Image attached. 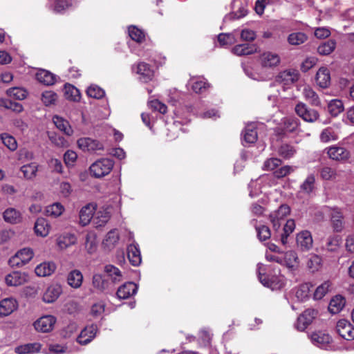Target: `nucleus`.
<instances>
[{
    "mask_svg": "<svg viewBox=\"0 0 354 354\" xmlns=\"http://www.w3.org/2000/svg\"><path fill=\"white\" fill-rule=\"evenodd\" d=\"M113 162L109 158H102L95 161L90 167L91 174L96 178H102L110 173Z\"/></svg>",
    "mask_w": 354,
    "mask_h": 354,
    "instance_id": "obj_1",
    "label": "nucleus"
},
{
    "mask_svg": "<svg viewBox=\"0 0 354 354\" xmlns=\"http://www.w3.org/2000/svg\"><path fill=\"white\" fill-rule=\"evenodd\" d=\"M295 111L301 118L308 122H315L319 117L317 111L309 108L305 103L301 102L297 104Z\"/></svg>",
    "mask_w": 354,
    "mask_h": 354,
    "instance_id": "obj_2",
    "label": "nucleus"
},
{
    "mask_svg": "<svg viewBox=\"0 0 354 354\" xmlns=\"http://www.w3.org/2000/svg\"><path fill=\"white\" fill-rule=\"evenodd\" d=\"M33 252L30 248H23L18 251L9 260L11 266L21 267L28 263L33 257Z\"/></svg>",
    "mask_w": 354,
    "mask_h": 354,
    "instance_id": "obj_3",
    "label": "nucleus"
},
{
    "mask_svg": "<svg viewBox=\"0 0 354 354\" xmlns=\"http://www.w3.org/2000/svg\"><path fill=\"white\" fill-rule=\"evenodd\" d=\"M299 77V73L297 70L288 69L280 72L276 77V82L283 85L290 86L296 82Z\"/></svg>",
    "mask_w": 354,
    "mask_h": 354,
    "instance_id": "obj_4",
    "label": "nucleus"
},
{
    "mask_svg": "<svg viewBox=\"0 0 354 354\" xmlns=\"http://www.w3.org/2000/svg\"><path fill=\"white\" fill-rule=\"evenodd\" d=\"M56 318L53 315L42 316L34 322V327L38 332L48 333L53 330Z\"/></svg>",
    "mask_w": 354,
    "mask_h": 354,
    "instance_id": "obj_5",
    "label": "nucleus"
},
{
    "mask_svg": "<svg viewBox=\"0 0 354 354\" xmlns=\"http://www.w3.org/2000/svg\"><path fill=\"white\" fill-rule=\"evenodd\" d=\"M289 213L290 207L287 205H281L277 210L270 214V221L275 230H278L280 228L281 221H283Z\"/></svg>",
    "mask_w": 354,
    "mask_h": 354,
    "instance_id": "obj_6",
    "label": "nucleus"
},
{
    "mask_svg": "<svg viewBox=\"0 0 354 354\" xmlns=\"http://www.w3.org/2000/svg\"><path fill=\"white\" fill-rule=\"evenodd\" d=\"M337 333L346 340H352L354 339V327L346 319H340L336 325Z\"/></svg>",
    "mask_w": 354,
    "mask_h": 354,
    "instance_id": "obj_7",
    "label": "nucleus"
},
{
    "mask_svg": "<svg viewBox=\"0 0 354 354\" xmlns=\"http://www.w3.org/2000/svg\"><path fill=\"white\" fill-rule=\"evenodd\" d=\"M263 265L261 263H259L257 265V272L259 279L261 283L267 287H270L272 290L281 289L284 286V280L283 277H276L273 278L271 280L266 279V277H263L262 276L261 270Z\"/></svg>",
    "mask_w": 354,
    "mask_h": 354,
    "instance_id": "obj_8",
    "label": "nucleus"
},
{
    "mask_svg": "<svg viewBox=\"0 0 354 354\" xmlns=\"http://www.w3.org/2000/svg\"><path fill=\"white\" fill-rule=\"evenodd\" d=\"M317 315V311L315 309L306 310L297 319L296 327L300 330H304L306 327L312 323Z\"/></svg>",
    "mask_w": 354,
    "mask_h": 354,
    "instance_id": "obj_9",
    "label": "nucleus"
},
{
    "mask_svg": "<svg viewBox=\"0 0 354 354\" xmlns=\"http://www.w3.org/2000/svg\"><path fill=\"white\" fill-rule=\"evenodd\" d=\"M329 158L337 160L342 161L347 160L350 156L349 151L344 147L333 145L325 149Z\"/></svg>",
    "mask_w": 354,
    "mask_h": 354,
    "instance_id": "obj_10",
    "label": "nucleus"
},
{
    "mask_svg": "<svg viewBox=\"0 0 354 354\" xmlns=\"http://www.w3.org/2000/svg\"><path fill=\"white\" fill-rule=\"evenodd\" d=\"M298 248L302 251H308L312 248L313 240L311 233L308 230H304L298 233L296 237Z\"/></svg>",
    "mask_w": 354,
    "mask_h": 354,
    "instance_id": "obj_11",
    "label": "nucleus"
},
{
    "mask_svg": "<svg viewBox=\"0 0 354 354\" xmlns=\"http://www.w3.org/2000/svg\"><path fill=\"white\" fill-rule=\"evenodd\" d=\"M78 147L84 151H95L103 149L99 141L90 138H81L77 140Z\"/></svg>",
    "mask_w": 354,
    "mask_h": 354,
    "instance_id": "obj_12",
    "label": "nucleus"
},
{
    "mask_svg": "<svg viewBox=\"0 0 354 354\" xmlns=\"http://www.w3.org/2000/svg\"><path fill=\"white\" fill-rule=\"evenodd\" d=\"M97 330V326L93 324L85 327L77 337V342L82 345L88 344L95 337Z\"/></svg>",
    "mask_w": 354,
    "mask_h": 354,
    "instance_id": "obj_13",
    "label": "nucleus"
},
{
    "mask_svg": "<svg viewBox=\"0 0 354 354\" xmlns=\"http://www.w3.org/2000/svg\"><path fill=\"white\" fill-rule=\"evenodd\" d=\"M281 62V58L277 53L265 52L260 57V62L263 67L273 68L277 66Z\"/></svg>",
    "mask_w": 354,
    "mask_h": 354,
    "instance_id": "obj_14",
    "label": "nucleus"
},
{
    "mask_svg": "<svg viewBox=\"0 0 354 354\" xmlns=\"http://www.w3.org/2000/svg\"><path fill=\"white\" fill-rule=\"evenodd\" d=\"M133 70L140 75L139 79L142 82H147L153 77V71L145 62L139 63L136 68H133Z\"/></svg>",
    "mask_w": 354,
    "mask_h": 354,
    "instance_id": "obj_15",
    "label": "nucleus"
},
{
    "mask_svg": "<svg viewBox=\"0 0 354 354\" xmlns=\"http://www.w3.org/2000/svg\"><path fill=\"white\" fill-rule=\"evenodd\" d=\"M96 209V205L89 203L84 206L80 211V223L82 226L88 225L95 216L94 212Z\"/></svg>",
    "mask_w": 354,
    "mask_h": 354,
    "instance_id": "obj_16",
    "label": "nucleus"
},
{
    "mask_svg": "<svg viewBox=\"0 0 354 354\" xmlns=\"http://www.w3.org/2000/svg\"><path fill=\"white\" fill-rule=\"evenodd\" d=\"M62 292V289L59 284H53L48 287L43 295V301L45 303H53L55 301Z\"/></svg>",
    "mask_w": 354,
    "mask_h": 354,
    "instance_id": "obj_17",
    "label": "nucleus"
},
{
    "mask_svg": "<svg viewBox=\"0 0 354 354\" xmlns=\"http://www.w3.org/2000/svg\"><path fill=\"white\" fill-rule=\"evenodd\" d=\"M138 286L133 282H127L122 285L117 291L119 299H126L136 294Z\"/></svg>",
    "mask_w": 354,
    "mask_h": 354,
    "instance_id": "obj_18",
    "label": "nucleus"
},
{
    "mask_svg": "<svg viewBox=\"0 0 354 354\" xmlns=\"http://www.w3.org/2000/svg\"><path fill=\"white\" fill-rule=\"evenodd\" d=\"M304 98L312 106H321L322 102L318 94L308 85H305L302 90Z\"/></svg>",
    "mask_w": 354,
    "mask_h": 354,
    "instance_id": "obj_19",
    "label": "nucleus"
},
{
    "mask_svg": "<svg viewBox=\"0 0 354 354\" xmlns=\"http://www.w3.org/2000/svg\"><path fill=\"white\" fill-rule=\"evenodd\" d=\"M5 281L9 286H18L26 282L27 275L21 272H12L6 275Z\"/></svg>",
    "mask_w": 354,
    "mask_h": 354,
    "instance_id": "obj_20",
    "label": "nucleus"
},
{
    "mask_svg": "<svg viewBox=\"0 0 354 354\" xmlns=\"http://www.w3.org/2000/svg\"><path fill=\"white\" fill-rule=\"evenodd\" d=\"M315 80L319 87L322 88H328L330 84L329 70L326 67H321L317 72Z\"/></svg>",
    "mask_w": 354,
    "mask_h": 354,
    "instance_id": "obj_21",
    "label": "nucleus"
},
{
    "mask_svg": "<svg viewBox=\"0 0 354 354\" xmlns=\"http://www.w3.org/2000/svg\"><path fill=\"white\" fill-rule=\"evenodd\" d=\"M17 308V303L15 299L12 297L3 299L0 301V316H8Z\"/></svg>",
    "mask_w": 354,
    "mask_h": 354,
    "instance_id": "obj_22",
    "label": "nucleus"
},
{
    "mask_svg": "<svg viewBox=\"0 0 354 354\" xmlns=\"http://www.w3.org/2000/svg\"><path fill=\"white\" fill-rule=\"evenodd\" d=\"M312 343L321 348H326L330 342V337L322 332L313 333L310 336Z\"/></svg>",
    "mask_w": 354,
    "mask_h": 354,
    "instance_id": "obj_23",
    "label": "nucleus"
},
{
    "mask_svg": "<svg viewBox=\"0 0 354 354\" xmlns=\"http://www.w3.org/2000/svg\"><path fill=\"white\" fill-rule=\"evenodd\" d=\"M312 286L308 283H305L292 290V293L299 301H305L310 297V288Z\"/></svg>",
    "mask_w": 354,
    "mask_h": 354,
    "instance_id": "obj_24",
    "label": "nucleus"
},
{
    "mask_svg": "<svg viewBox=\"0 0 354 354\" xmlns=\"http://www.w3.org/2000/svg\"><path fill=\"white\" fill-rule=\"evenodd\" d=\"M330 221L335 232H341L344 228L343 215L337 208L331 209Z\"/></svg>",
    "mask_w": 354,
    "mask_h": 354,
    "instance_id": "obj_25",
    "label": "nucleus"
},
{
    "mask_svg": "<svg viewBox=\"0 0 354 354\" xmlns=\"http://www.w3.org/2000/svg\"><path fill=\"white\" fill-rule=\"evenodd\" d=\"M56 270V265L51 261L44 262L38 265L35 269V274L39 277L51 275Z\"/></svg>",
    "mask_w": 354,
    "mask_h": 354,
    "instance_id": "obj_26",
    "label": "nucleus"
},
{
    "mask_svg": "<svg viewBox=\"0 0 354 354\" xmlns=\"http://www.w3.org/2000/svg\"><path fill=\"white\" fill-rule=\"evenodd\" d=\"M34 230L37 236L46 237L50 232V225L45 218H39L35 223Z\"/></svg>",
    "mask_w": 354,
    "mask_h": 354,
    "instance_id": "obj_27",
    "label": "nucleus"
},
{
    "mask_svg": "<svg viewBox=\"0 0 354 354\" xmlns=\"http://www.w3.org/2000/svg\"><path fill=\"white\" fill-rule=\"evenodd\" d=\"M257 51V46L254 44H243L235 46L232 52L238 56L254 54Z\"/></svg>",
    "mask_w": 354,
    "mask_h": 354,
    "instance_id": "obj_28",
    "label": "nucleus"
},
{
    "mask_svg": "<svg viewBox=\"0 0 354 354\" xmlns=\"http://www.w3.org/2000/svg\"><path fill=\"white\" fill-rule=\"evenodd\" d=\"M35 77L38 82L48 86L53 85L56 82L55 75L44 69H39Z\"/></svg>",
    "mask_w": 354,
    "mask_h": 354,
    "instance_id": "obj_29",
    "label": "nucleus"
},
{
    "mask_svg": "<svg viewBox=\"0 0 354 354\" xmlns=\"http://www.w3.org/2000/svg\"><path fill=\"white\" fill-rule=\"evenodd\" d=\"M127 256L131 263L137 266L141 263V254L138 246L136 244H131L127 248Z\"/></svg>",
    "mask_w": 354,
    "mask_h": 354,
    "instance_id": "obj_30",
    "label": "nucleus"
},
{
    "mask_svg": "<svg viewBox=\"0 0 354 354\" xmlns=\"http://www.w3.org/2000/svg\"><path fill=\"white\" fill-rule=\"evenodd\" d=\"M38 164L35 162H30L26 165H23L20 171L24 175V177L27 180H32L34 179L38 171Z\"/></svg>",
    "mask_w": 354,
    "mask_h": 354,
    "instance_id": "obj_31",
    "label": "nucleus"
},
{
    "mask_svg": "<svg viewBox=\"0 0 354 354\" xmlns=\"http://www.w3.org/2000/svg\"><path fill=\"white\" fill-rule=\"evenodd\" d=\"M243 140L248 144L254 143L257 140L256 124L254 123L248 124L243 132Z\"/></svg>",
    "mask_w": 354,
    "mask_h": 354,
    "instance_id": "obj_32",
    "label": "nucleus"
},
{
    "mask_svg": "<svg viewBox=\"0 0 354 354\" xmlns=\"http://www.w3.org/2000/svg\"><path fill=\"white\" fill-rule=\"evenodd\" d=\"M53 121L56 127L66 135L71 136L73 134V130L66 120L58 115H55L53 118Z\"/></svg>",
    "mask_w": 354,
    "mask_h": 354,
    "instance_id": "obj_33",
    "label": "nucleus"
},
{
    "mask_svg": "<svg viewBox=\"0 0 354 354\" xmlns=\"http://www.w3.org/2000/svg\"><path fill=\"white\" fill-rule=\"evenodd\" d=\"M119 241V233L115 229L109 231L103 240V245L109 250L115 247Z\"/></svg>",
    "mask_w": 354,
    "mask_h": 354,
    "instance_id": "obj_34",
    "label": "nucleus"
},
{
    "mask_svg": "<svg viewBox=\"0 0 354 354\" xmlns=\"http://www.w3.org/2000/svg\"><path fill=\"white\" fill-rule=\"evenodd\" d=\"M77 241L75 236L71 233L63 234L57 239V245L60 249H66Z\"/></svg>",
    "mask_w": 354,
    "mask_h": 354,
    "instance_id": "obj_35",
    "label": "nucleus"
},
{
    "mask_svg": "<svg viewBox=\"0 0 354 354\" xmlns=\"http://www.w3.org/2000/svg\"><path fill=\"white\" fill-rule=\"evenodd\" d=\"M83 276L80 270H74L69 272L67 278L68 283L74 288H77L82 283Z\"/></svg>",
    "mask_w": 354,
    "mask_h": 354,
    "instance_id": "obj_36",
    "label": "nucleus"
},
{
    "mask_svg": "<svg viewBox=\"0 0 354 354\" xmlns=\"http://www.w3.org/2000/svg\"><path fill=\"white\" fill-rule=\"evenodd\" d=\"M315 176L314 174H309L303 183L300 185V192L310 195L315 189Z\"/></svg>",
    "mask_w": 354,
    "mask_h": 354,
    "instance_id": "obj_37",
    "label": "nucleus"
},
{
    "mask_svg": "<svg viewBox=\"0 0 354 354\" xmlns=\"http://www.w3.org/2000/svg\"><path fill=\"white\" fill-rule=\"evenodd\" d=\"M344 305V298L340 295H337L330 300L328 310L332 314H337L342 310Z\"/></svg>",
    "mask_w": 354,
    "mask_h": 354,
    "instance_id": "obj_38",
    "label": "nucleus"
},
{
    "mask_svg": "<svg viewBox=\"0 0 354 354\" xmlns=\"http://www.w3.org/2000/svg\"><path fill=\"white\" fill-rule=\"evenodd\" d=\"M110 216V212L107 209H100L93 216V224L96 227L102 226L108 222Z\"/></svg>",
    "mask_w": 354,
    "mask_h": 354,
    "instance_id": "obj_39",
    "label": "nucleus"
},
{
    "mask_svg": "<svg viewBox=\"0 0 354 354\" xmlns=\"http://www.w3.org/2000/svg\"><path fill=\"white\" fill-rule=\"evenodd\" d=\"M188 85L190 86L192 90L196 93H202L209 86L203 77L192 78L188 82Z\"/></svg>",
    "mask_w": 354,
    "mask_h": 354,
    "instance_id": "obj_40",
    "label": "nucleus"
},
{
    "mask_svg": "<svg viewBox=\"0 0 354 354\" xmlns=\"http://www.w3.org/2000/svg\"><path fill=\"white\" fill-rule=\"evenodd\" d=\"M40 349V344L32 343L16 347L15 352L18 354H32L39 352Z\"/></svg>",
    "mask_w": 354,
    "mask_h": 354,
    "instance_id": "obj_41",
    "label": "nucleus"
},
{
    "mask_svg": "<svg viewBox=\"0 0 354 354\" xmlns=\"http://www.w3.org/2000/svg\"><path fill=\"white\" fill-rule=\"evenodd\" d=\"M104 271L113 283H118L122 280L123 277L121 271L114 266L106 265L104 267Z\"/></svg>",
    "mask_w": 354,
    "mask_h": 354,
    "instance_id": "obj_42",
    "label": "nucleus"
},
{
    "mask_svg": "<svg viewBox=\"0 0 354 354\" xmlns=\"http://www.w3.org/2000/svg\"><path fill=\"white\" fill-rule=\"evenodd\" d=\"M338 134L331 127H327L322 130L320 133L319 139L322 142H329L338 140Z\"/></svg>",
    "mask_w": 354,
    "mask_h": 354,
    "instance_id": "obj_43",
    "label": "nucleus"
},
{
    "mask_svg": "<svg viewBox=\"0 0 354 354\" xmlns=\"http://www.w3.org/2000/svg\"><path fill=\"white\" fill-rule=\"evenodd\" d=\"M3 218L6 222L17 223L21 221V214L14 208H8L3 212Z\"/></svg>",
    "mask_w": 354,
    "mask_h": 354,
    "instance_id": "obj_44",
    "label": "nucleus"
},
{
    "mask_svg": "<svg viewBox=\"0 0 354 354\" xmlns=\"http://www.w3.org/2000/svg\"><path fill=\"white\" fill-rule=\"evenodd\" d=\"M64 95L66 99L74 102L79 101L81 97L80 91L71 84L65 85Z\"/></svg>",
    "mask_w": 354,
    "mask_h": 354,
    "instance_id": "obj_45",
    "label": "nucleus"
},
{
    "mask_svg": "<svg viewBox=\"0 0 354 354\" xmlns=\"http://www.w3.org/2000/svg\"><path fill=\"white\" fill-rule=\"evenodd\" d=\"M336 47L335 40L330 39L321 44L317 48V52L322 55H328L330 54Z\"/></svg>",
    "mask_w": 354,
    "mask_h": 354,
    "instance_id": "obj_46",
    "label": "nucleus"
},
{
    "mask_svg": "<svg viewBox=\"0 0 354 354\" xmlns=\"http://www.w3.org/2000/svg\"><path fill=\"white\" fill-rule=\"evenodd\" d=\"M282 259H283V264L290 268H292L298 264L297 254L293 250L286 252Z\"/></svg>",
    "mask_w": 354,
    "mask_h": 354,
    "instance_id": "obj_47",
    "label": "nucleus"
},
{
    "mask_svg": "<svg viewBox=\"0 0 354 354\" xmlns=\"http://www.w3.org/2000/svg\"><path fill=\"white\" fill-rule=\"evenodd\" d=\"M328 112L332 116H337L344 111V105L341 100H332L328 105Z\"/></svg>",
    "mask_w": 354,
    "mask_h": 354,
    "instance_id": "obj_48",
    "label": "nucleus"
},
{
    "mask_svg": "<svg viewBox=\"0 0 354 354\" xmlns=\"http://www.w3.org/2000/svg\"><path fill=\"white\" fill-rule=\"evenodd\" d=\"M64 211V207L59 203H55L50 205H48L46 209V215L54 218L62 215Z\"/></svg>",
    "mask_w": 354,
    "mask_h": 354,
    "instance_id": "obj_49",
    "label": "nucleus"
},
{
    "mask_svg": "<svg viewBox=\"0 0 354 354\" xmlns=\"http://www.w3.org/2000/svg\"><path fill=\"white\" fill-rule=\"evenodd\" d=\"M307 267L312 272L318 271L322 267V259L316 254L309 256L307 261Z\"/></svg>",
    "mask_w": 354,
    "mask_h": 354,
    "instance_id": "obj_50",
    "label": "nucleus"
},
{
    "mask_svg": "<svg viewBox=\"0 0 354 354\" xmlns=\"http://www.w3.org/2000/svg\"><path fill=\"white\" fill-rule=\"evenodd\" d=\"M306 40V35L301 32H292L288 37V41L290 45H300Z\"/></svg>",
    "mask_w": 354,
    "mask_h": 354,
    "instance_id": "obj_51",
    "label": "nucleus"
},
{
    "mask_svg": "<svg viewBox=\"0 0 354 354\" xmlns=\"http://www.w3.org/2000/svg\"><path fill=\"white\" fill-rule=\"evenodd\" d=\"M330 283L328 281H324L319 285L315 290L313 299L315 300L322 299L329 291Z\"/></svg>",
    "mask_w": 354,
    "mask_h": 354,
    "instance_id": "obj_52",
    "label": "nucleus"
},
{
    "mask_svg": "<svg viewBox=\"0 0 354 354\" xmlns=\"http://www.w3.org/2000/svg\"><path fill=\"white\" fill-rule=\"evenodd\" d=\"M57 95L53 91H45L41 93V100L45 106L54 104L57 100Z\"/></svg>",
    "mask_w": 354,
    "mask_h": 354,
    "instance_id": "obj_53",
    "label": "nucleus"
},
{
    "mask_svg": "<svg viewBox=\"0 0 354 354\" xmlns=\"http://www.w3.org/2000/svg\"><path fill=\"white\" fill-rule=\"evenodd\" d=\"M7 94L10 97L16 100H24L28 95V92L26 89L21 87H13L10 88L7 91Z\"/></svg>",
    "mask_w": 354,
    "mask_h": 354,
    "instance_id": "obj_54",
    "label": "nucleus"
},
{
    "mask_svg": "<svg viewBox=\"0 0 354 354\" xmlns=\"http://www.w3.org/2000/svg\"><path fill=\"white\" fill-rule=\"evenodd\" d=\"M320 176L325 180H334L338 176V174L333 168L324 167L320 170Z\"/></svg>",
    "mask_w": 354,
    "mask_h": 354,
    "instance_id": "obj_55",
    "label": "nucleus"
},
{
    "mask_svg": "<svg viewBox=\"0 0 354 354\" xmlns=\"http://www.w3.org/2000/svg\"><path fill=\"white\" fill-rule=\"evenodd\" d=\"M0 138L2 140L5 146H6L10 150L15 151L17 148V143L15 138L8 134L2 133L0 135Z\"/></svg>",
    "mask_w": 354,
    "mask_h": 354,
    "instance_id": "obj_56",
    "label": "nucleus"
},
{
    "mask_svg": "<svg viewBox=\"0 0 354 354\" xmlns=\"http://www.w3.org/2000/svg\"><path fill=\"white\" fill-rule=\"evenodd\" d=\"M278 152L284 158H290L295 154L296 149L290 145L283 144L279 147Z\"/></svg>",
    "mask_w": 354,
    "mask_h": 354,
    "instance_id": "obj_57",
    "label": "nucleus"
},
{
    "mask_svg": "<svg viewBox=\"0 0 354 354\" xmlns=\"http://www.w3.org/2000/svg\"><path fill=\"white\" fill-rule=\"evenodd\" d=\"M129 35L138 43H141L145 37L144 32L133 26L129 28Z\"/></svg>",
    "mask_w": 354,
    "mask_h": 354,
    "instance_id": "obj_58",
    "label": "nucleus"
},
{
    "mask_svg": "<svg viewBox=\"0 0 354 354\" xmlns=\"http://www.w3.org/2000/svg\"><path fill=\"white\" fill-rule=\"evenodd\" d=\"M87 95L93 98L100 99L105 95L104 91L97 85H91L86 90Z\"/></svg>",
    "mask_w": 354,
    "mask_h": 354,
    "instance_id": "obj_59",
    "label": "nucleus"
},
{
    "mask_svg": "<svg viewBox=\"0 0 354 354\" xmlns=\"http://www.w3.org/2000/svg\"><path fill=\"white\" fill-rule=\"evenodd\" d=\"M218 41L221 46L231 45L236 41L232 33H221L218 36Z\"/></svg>",
    "mask_w": 354,
    "mask_h": 354,
    "instance_id": "obj_60",
    "label": "nucleus"
},
{
    "mask_svg": "<svg viewBox=\"0 0 354 354\" xmlns=\"http://www.w3.org/2000/svg\"><path fill=\"white\" fill-rule=\"evenodd\" d=\"M49 140L57 147L65 148L68 147V142L67 140L64 137L57 134L52 133L49 135Z\"/></svg>",
    "mask_w": 354,
    "mask_h": 354,
    "instance_id": "obj_61",
    "label": "nucleus"
},
{
    "mask_svg": "<svg viewBox=\"0 0 354 354\" xmlns=\"http://www.w3.org/2000/svg\"><path fill=\"white\" fill-rule=\"evenodd\" d=\"M341 239L339 236H330L326 243V249L328 251H335L339 246Z\"/></svg>",
    "mask_w": 354,
    "mask_h": 354,
    "instance_id": "obj_62",
    "label": "nucleus"
},
{
    "mask_svg": "<svg viewBox=\"0 0 354 354\" xmlns=\"http://www.w3.org/2000/svg\"><path fill=\"white\" fill-rule=\"evenodd\" d=\"M281 163V161L280 159L277 158H271L269 159H267L264 164H263V169L265 170H274L277 167H279Z\"/></svg>",
    "mask_w": 354,
    "mask_h": 354,
    "instance_id": "obj_63",
    "label": "nucleus"
},
{
    "mask_svg": "<svg viewBox=\"0 0 354 354\" xmlns=\"http://www.w3.org/2000/svg\"><path fill=\"white\" fill-rule=\"evenodd\" d=\"M256 230L257 232L258 237L261 241H266L270 237V230L269 227L266 225L256 227Z\"/></svg>",
    "mask_w": 354,
    "mask_h": 354,
    "instance_id": "obj_64",
    "label": "nucleus"
}]
</instances>
